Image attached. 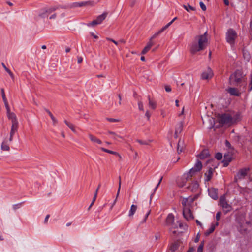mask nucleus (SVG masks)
Masks as SVG:
<instances>
[{
  "label": "nucleus",
  "instance_id": "obj_40",
  "mask_svg": "<svg viewBox=\"0 0 252 252\" xmlns=\"http://www.w3.org/2000/svg\"><path fill=\"white\" fill-rule=\"evenodd\" d=\"M101 150L103 151H104V152H105L106 153H110V154H114V155H117L118 154V153L117 152H116L112 151H111V150L105 149L104 148H101Z\"/></svg>",
  "mask_w": 252,
  "mask_h": 252
},
{
  "label": "nucleus",
  "instance_id": "obj_9",
  "mask_svg": "<svg viewBox=\"0 0 252 252\" xmlns=\"http://www.w3.org/2000/svg\"><path fill=\"white\" fill-rule=\"evenodd\" d=\"M249 168H243L239 171L234 178V182H237L239 180L244 179L247 175Z\"/></svg>",
  "mask_w": 252,
  "mask_h": 252
},
{
  "label": "nucleus",
  "instance_id": "obj_27",
  "mask_svg": "<svg viewBox=\"0 0 252 252\" xmlns=\"http://www.w3.org/2000/svg\"><path fill=\"white\" fill-rule=\"evenodd\" d=\"M89 137L90 140L92 142H96L98 144H101L102 143V141L100 140L97 139L96 137L94 136L92 134H89Z\"/></svg>",
  "mask_w": 252,
  "mask_h": 252
},
{
  "label": "nucleus",
  "instance_id": "obj_63",
  "mask_svg": "<svg viewBox=\"0 0 252 252\" xmlns=\"http://www.w3.org/2000/svg\"><path fill=\"white\" fill-rule=\"evenodd\" d=\"M249 86H250V90H251L252 89V80L251 81V82H250V84H249Z\"/></svg>",
  "mask_w": 252,
  "mask_h": 252
},
{
  "label": "nucleus",
  "instance_id": "obj_46",
  "mask_svg": "<svg viewBox=\"0 0 252 252\" xmlns=\"http://www.w3.org/2000/svg\"><path fill=\"white\" fill-rule=\"evenodd\" d=\"M1 92L2 97L3 100V101L7 100L6 96H5V94L4 89H1Z\"/></svg>",
  "mask_w": 252,
  "mask_h": 252
},
{
  "label": "nucleus",
  "instance_id": "obj_12",
  "mask_svg": "<svg viewBox=\"0 0 252 252\" xmlns=\"http://www.w3.org/2000/svg\"><path fill=\"white\" fill-rule=\"evenodd\" d=\"M237 37L236 32H227L226 35V41L230 44H234L235 40Z\"/></svg>",
  "mask_w": 252,
  "mask_h": 252
},
{
  "label": "nucleus",
  "instance_id": "obj_28",
  "mask_svg": "<svg viewBox=\"0 0 252 252\" xmlns=\"http://www.w3.org/2000/svg\"><path fill=\"white\" fill-rule=\"evenodd\" d=\"M151 213V209H150L149 208H148L146 211H145V216L143 218V219H142L141 220H140V222L141 223H144L146 222V220L148 217V216L149 215V214H150Z\"/></svg>",
  "mask_w": 252,
  "mask_h": 252
},
{
  "label": "nucleus",
  "instance_id": "obj_64",
  "mask_svg": "<svg viewBox=\"0 0 252 252\" xmlns=\"http://www.w3.org/2000/svg\"><path fill=\"white\" fill-rule=\"evenodd\" d=\"M224 0V3L226 5H228L229 4V1L228 0Z\"/></svg>",
  "mask_w": 252,
  "mask_h": 252
},
{
  "label": "nucleus",
  "instance_id": "obj_7",
  "mask_svg": "<svg viewBox=\"0 0 252 252\" xmlns=\"http://www.w3.org/2000/svg\"><path fill=\"white\" fill-rule=\"evenodd\" d=\"M194 199L192 197H188L183 198L182 200V204L183 208H185V211H189V208L191 209L192 204L194 201Z\"/></svg>",
  "mask_w": 252,
  "mask_h": 252
},
{
  "label": "nucleus",
  "instance_id": "obj_21",
  "mask_svg": "<svg viewBox=\"0 0 252 252\" xmlns=\"http://www.w3.org/2000/svg\"><path fill=\"white\" fill-rule=\"evenodd\" d=\"M227 92L232 95L239 96L240 93L236 88H229L227 90Z\"/></svg>",
  "mask_w": 252,
  "mask_h": 252
},
{
  "label": "nucleus",
  "instance_id": "obj_13",
  "mask_svg": "<svg viewBox=\"0 0 252 252\" xmlns=\"http://www.w3.org/2000/svg\"><path fill=\"white\" fill-rule=\"evenodd\" d=\"M213 76V71L210 67H208L206 70H204L202 72L201 74V78L202 79H209L211 78Z\"/></svg>",
  "mask_w": 252,
  "mask_h": 252
},
{
  "label": "nucleus",
  "instance_id": "obj_54",
  "mask_svg": "<svg viewBox=\"0 0 252 252\" xmlns=\"http://www.w3.org/2000/svg\"><path fill=\"white\" fill-rule=\"evenodd\" d=\"M165 89L166 92H169L171 91V88L169 86L166 85L165 86Z\"/></svg>",
  "mask_w": 252,
  "mask_h": 252
},
{
  "label": "nucleus",
  "instance_id": "obj_18",
  "mask_svg": "<svg viewBox=\"0 0 252 252\" xmlns=\"http://www.w3.org/2000/svg\"><path fill=\"white\" fill-rule=\"evenodd\" d=\"M199 188V184L197 181L193 182L188 187L189 190L192 192H196Z\"/></svg>",
  "mask_w": 252,
  "mask_h": 252
},
{
  "label": "nucleus",
  "instance_id": "obj_38",
  "mask_svg": "<svg viewBox=\"0 0 252 252\" xmlns=\"http://www.w3.org/2000/svg\"><path fill=\"white\" fill-rule=\"evenodd\" d=\"M204 241H202L201 242V243L200 244V245L198 247L197 252H203V247H204Z\"/></svg>",
  "mask_w": 252,
  "mask_h": 252
},
{
  "label": "nucleus",
  "instance_id": "obj_48",
  "mask_svg": "<svg viewBox=\"0 0 252 252\" xmlns=\"http://www.w3.org/2000/svg\"><path fill=\"white\" fill-rule=\"evenodd\" d=\"M47 112L48 113V114L49 115V116H50L51 119L53 120V121L54 122V123H56V119L55 118V117L53 116V115H52V114L51 113L50 111H47Z\"/></svg>",
  "mask_w": 252,
  "mask_h": 252
},
{
  "label": "nucleus",
  "instance_id": "obj_23",
  "mask_svg": "<svg viewBox=\"0 0 252 252\" xmlns=\"http://www.w3.org/2000/svg\"><path fill=\"white\" fill-rule=\"evenodd\" d=\"M209 156V153L208 150H204L202 152L198 155L199 158L201 159H204Z\"/></svg>",
  "mask_w": 252,
  "mask_h": 252
},
{
  "label": "nucleus",
  "instance_id": "obj_29",
  "mask_svg": "<svg viewBox=\"0 0 252 252\" xmlns=\"http://www.w3.org/2000/svg\"><path fill=\"white\" fill-rule=\"evenodd\" d=\"M183 7L188 12H190L191 11H195V9H196L195 7H194L193 6H191L189 4H187L186 5V4H184V5H183Z\"/></svg>",
  "mask_w": 252,
  "mask_h": 252
},
{
  "label": "nucleus",
  "instance_id": "obj_50",
  "mask_svg": "<svg viewBox=\"0 0 252 252\" xmlns=\"http://www.w3.org/2000/svg\"><path fill=\"white\" fill-rule=\"evenodd\" d=\"M231 161L229 160H225V159H223V161H222V162L223 163V166L224 167H226L229 164V163Z\"/></svg>",
  "mask_w": 252,
  "mask_h": 252
},
{
  "label": "nucleus",
  "instance_id": "obj_57",
  "mask_svg": "<svg viewBox=\"0 0 252 252\" xmlns=\"http://www.w3.org/2000/svg\"><path fill=\"white\" fill-rule=\"evenodd\" d=\"M199 238H200V236H199V234H198L197 235V236H196V238H195V240H194V242H195V243L198 242L199 241Z\"/></svg>",
  "mask_w": 252,
  "mask_h": 252
},
{
  "label": "nucleus",
  "instance_id": "obj_47",
  "mask_svg": "<svg viewBox=\"0 0 252 252\" xmlns=\"http://www.w3.org/2000/svg\"><path fill=\"white\" fill-rule=\"evenodd\" d=\"M107 120L108 121L111 122H118L120 121V120L119 119H114V118H107Z\"/></svg>",
  "mask_w": 252,
  "mask_h": 252
},
{
  "label": "nucleus",
  "instance_id": "obj_11",
  "mask_svg": "<svg viewBox=\"0 0 252 252\" xmlns=\"http://www.w3.org/2000/svg\"><path fill=\"white\" fill-rule=\"evenodd\" d=\"M174 221V216L172 214H169L166 220V224L170 226L171 228H176L177 227V224L175 223Z\"/></svg>",
  "mask_w": 252,
  "mask_h": 252
},
{
  "label": "nucleus",
  "instance_id": "obj_60",
  "mask_svg": "<svg viewBox=\"0 0 252 252\" xmlns=\"http://www.w3.org/2000/svg\"><path fill=\"white\" fill-rule=\"evenodd\" d=\"M194 252V249L193 247H190L189 248V249L188 250L187 252Z\"/></svg>",
  "mask_w": 252,
  "mask_h": 252
},
{
  "label": "nucleus",
  "instance_id": "obj_39",
  "mask_svg": "<svg viewBox=\"0 0 252 252\" xmlns=\"http://www.w3.org/2000/svg\"><path fill=\"white\" fill-rule=\"evenodd\" d=\"M224 159L225 160H229L230 161H231L232 160V154H225L224 155Z\"/></svg>",
  "mask_w": 252,
  "mask_h": 252
},
{
  "label": "nucleus",
  "instance_id": "obj_26",
  "mask_svg": "<svg viewBox=\"0 0 252 252\" xmlns=\"http://www.w3.org/2000/svg\"><path fill=\"white\" fill-rule=\"evenodd\" d=\"M218 224H219L218 222H216L215 225L212 224L211 225V227L205 232V235L206 236L209 235L211 233H212L214 231V230L215 229V226L216 225L217 226V225H218Z\"/></svg>",
  "mask_w": 252,
  "mask_h": 252
},
{
  "label": "nucleus",
  "instance_id": "obj_33",
  "mask_svg": "<svg viewBox=\"0 0 252 252\" xmlns=\"http://www.w3.org/2000/svg\"><path fill=\"white\" fill-rule=\"evenodd\" d=\"M179 246V243L178 242H175V243H173L171 245V248H170V250L172 252H174L176 250H177V249L178 248Z\"/></svg>",
  "mask_w": 252,
  "mask_h": 252
},
{
  "label": "nucleus",
  "instance_id": "obj_52",
  "mask_svg": "<svg viewBox=\"0 0 252 252\" xmlns=\"http://www.w3.org/2000/svg\"><path fill=\"white\" fill-rule=\"evenodd\" d=\"M221 215V213L220 212H218L217 213L216 218L217 220H220Z\"/></svg>",
  "mask_w": 252,
  "mask_h": 252
},
{
  "label": "nucleus",
  "instance_id": "obj_4",
  "mask_svg": "<svg viewBox=\"0 0 252 252\" xmlns=\"http://www.w3.org/2000/svg\"><path fill=\"white\" fill-rule=\"evenodd\" d=\"M202 168V164L201 161L197 160L194 167L190 169V170L186 174V179H190L197 172H199Z\"/></svg>",
  "mask_w": 252,
  "mask_h": 252
},
{
  "label": "nucleus",
  "instance_id": "obj_3",
  "mask_svg": "<svg viewBox=\"0 0 252 252\" xmlns=\"http://www.w3.org/2000/svg\"><path fill=\"white\" fill-rule=\"evenodd\" d=\"M216 117L218 122L222 125H228L230 126L235 122L229 114H218Z\"/></svg>",
  "mask_w": 252,
  "mask_h": 252
},
{
  "label": "nucleus",
  "instance_id": "obj_61",
  "mask_svg": "<svg viewBox=\"0 0 252 252\" xmlns=\"http://www.w3.org/2000/svg\"><path fill=\"white\" fill-rule=\"evenodd\" d=\"M49 217H50V215H47L46 216L45 219V220H44L45 223H46V222H47L48 220V219H49Z\"/></svg>",
  "mask_w": 252,
  "mask_h": 252
},
{
  "label": "nucleus",
  "instance_id": "obj_62",
  "mask_svg": "<svg viewBox=\"0 0 252 252\" xmlns=\"http://www.w3.org/2000/svg\"><path fill=\"white\" fill-rule=\"evenodd\" d=\"M108 40H109L110 41H111L112 42H113L114 43H115L116 45H117L118 44V43L117 42H116V41H115L113 39H109V38H107Z\"/></svg>",
  "mask_w": 252,
  "mask_h": 252
},
{
  "label": "nucleus",
  "instance_id": "obj_25",
  "mask_svg": "<svg viewBox=\"0 0 252 252\" xmlns=\"http://www.w3.org/2000/svg\"><path fill=\"white\" fill-rule=\"evenodd\" d=\"M212 174H213V169L211 167H210L208 172L205 174V176L206 177L205 181H210L212 178Z\"/></svg>",
  "mask_w": 252,
  "mask_h": 252
},
{
  "label": "nucleus",
  "instance_id": "obj_15",
  "mask_svg": "<svg viewBox=\"0 0 252 252\" xmlns=\"http://www.w3.org/2000/svg\"><path fill=\"white\" fill-rule=\"evenodd\" d=\"M184 122L183 121L180 122L178 123L176 126L175 131V137L177 138L178 134L181 133L182 131L183 128Z\"/></svg>",
  "mask_w": 252,
  "mask_h": 252
},
{
  "label": "nucleus",
  "instance_id": "obj_42",
  "mask_svg": "<svg viewBox=\"0 0 252 252\" xmlns=\"http://www.w3.org/2000/svg\"><path fill=\"white\" fill-rule=\"evenodd\" d=\"M215 158L218 160H220L222 158V155L220 153H218L216 154Z\"/></svg>",
  "mask_w": 252,
  "mask_h": 252
},
{
  "label": "nucleus",
  "instance_id": "obj_49",
  "mask_svg": "<svg viewBox=\"0 0 252 252\" xmlns=\"http://www.w3.org/2000/svg\"><path fill=\"white\" fill-rule=\"evenodd\" d=\"M121 185V177H119V188H118V190L117 193V197H118L119 192H120Z\"/></svg>",
  "mask_w": 252,
  "mask_h": 252
},
{
  "label": "nucleus",
  "instance_id": "obj_36",
  "mask_svg": "<svg viewBox=\"0 0 252 252\" xmlns=\"http://www.w3.org/2000/svg\"><path fill=\"white\" fill-rule=\"evenodd\" d=\"M1 64H2V66L3 67V68H4V69L5 70V71L10 75V76L12 78H13L14 75H13V73L11 72V71L8 68L6 67V66L5 65L4 63H2Z\"/></svg>",
  "mask_w": 252,
  "mask_h": 252
},
{
  "label": "nucleus",
  "instance_id": "obj_41",
  "mask_svg": "<svg viewBox=\"0 0 252 252\" xmlns=\"http://www.w3.org/2000/svg\"><path fill=\"white\" fill-rule=\"evenodd\" d=\"M90 36L95 39H98V37H99L98 32H96V33L91 32L90 34Z\"/></svg>",
  "mask_w": 252,
  "mask_h": 252
},
{
  "label": "nucleus",
  "instance_id": "obj_45",
  "mask_svg": "<svg viewBox=\"0 0 252 252\" xmlns=\"http://www.w3.org/2000/svg\"><path fill=\"white\" fill-rule=\"evenodd\" d=\"M172 23V21L170 22L168 24H167L165 26H164L161 30V32L166 30L167 28L170 26V25Z\"/></svg>",
  "mask_w": 252,
  "mask_h": 252
},
{
  "label": "nucleus",
  "instance_id": "obj_10",
  "mask_svg": "<svg viewBox=\"0 0 252 252\" xmlns=\"http://www.w3.org/2000/svg\"><path fill=\"white\" fill-rule=\"evenodd\" d=\"M242 74L239 71H236L235 73L230 77V81L237 84L241 81Z\"/></svg>",
  "mask_w": 252,
  "mask_h": 252
},
{
  "label": "nucleus",
  "instance_id": "obj_2",
  "mask_svg": "<svg viewBox=\"0 0 252 252\" xmlns=\"http://www.w3.org/2000/svg\"><path fill=\"white\" fill-rule=\"evenodd\" d=\"M8 119L11 121V126L9 133V140L11 142L13 140V136L19 128V122L16 115L12 112L7 115Z\"/></svg>",
  "mask_w": 252,
  "mask_h": 252
},
{
  "label": "nucleus",
  "instance_id": "obj_37",
  "mask_svg": "<svg viewBox=\"0 0 252 252\" xmlns=\"http://www.w3.org/2000/svg\"><path fill=\"white\" fill-rule=\"evenodd\" d=\"M3 101L4 102V105H5V106L6 109V114H7V115L8 114H10V113H12V112L10 111V107L9 106V105H8L7 101V100H5V101Z\"/></svg>",
  "mask_w": 252,
  "mask_h": 252
},
{
  "label": "nucleus",
  "instance_id": "obj_20",
  "mask_svg": "<svg viewBox=\"0 0 252 252\" xmlns=\"http://www.w3.org/2000/svg\"><path fill=\"white\" fill-rule=\"evenodd\" d=\"M185 147L184 141L183 140L180 139L178 141L177 145V152L179 154L183 151Z\"/></svg>",
  "mask_w": 252,
  "mask_h": 252
},
{
  "label": "nucleus",
  "instance_id": "obj_53",
  "mask_svg": "<svg viewBox=\"0 0 252 252\" xmlns=\"http://www.w3.org/2000/svg\"><path fill=\"white\" fill-rule=\"evenodd\" d=\"M158 35V33H155L154 35H153V36L150 38V40H149V41H153V40L154 38H155L157 37Z\"/></svg>",
  "mask_w": 252,
  "mask_h": 252
},
{
  "label": "nucleus",
  "instance_id": "obj_24",
  "mask_svg": "<svg viewBox=\"0 0 252 252\" xmlns=\"http://www.w3.org/2000/svg\"><path fill=\"white\" fill-rule=\"evenodd\" d=\"M148 99L149 101V106L153 110L155 109L157 106L156 102L152 99L149 96L148 97Z\"/></svg>",
  "mask_w": 252,
  "mask_h": 252
},
{
  "label": "nucleus",
  "instance_id": "obj_35",
  "mask_svg": "<svg viewBox=\"0 0 252 252\" xmlns=\"http://www.w3.org/2000/svg\"><path fill=\"white\" fill-rule=\"evenodd\" d=\"M118 98H119V101H118V102H115L114 104V106L116 107H119L121 105V101H122L121 95L120 94H119L118 95Z\"/></svg>",
  "mask_w": 252,
  "mask_h": 252
},
{
  "label": "nucleus",
  "instance_id": "obj_51",
  "mask_svg": "<svg viewBox=\"0 0 252 252\" xmlns=\"http://www.w3.org/2000/svg\"><path fill=\"white\" fill-rule=\"evenodd\" d=\"M56 16H57V14L56 13H53L49 17V19H50V20L55 19L56 18Z\"/></svg>",
  "mask_w": 252,
  "mask_h": 252
},
{
  "label": "nucleus",
  "instance_id": "obj_31",
  "mask_svg": "<svg viewBox=\"0 0 252 252\" xmlns=\"http://www.w3.org/2000/svg\"><path fill=\"white\" fill-rule=\"evenodd\" d=\"M1 148L3 151H9L10 150L9 146L5 141H3L2 143Z\"/></svg>",
  "mask_w": 252,
  "mask_h": 252
},
{
  "label": "nucleus",
  "instance_id": "obj_43",
  "mask_svg": "<svg viewBox=\"0 0 252 252\" xmlns=\"http://www.w3.org/2000/svg\"><path fill=\"white\" fill-rule=\"evenodd\" d=\"M138 106L139 109L140 111H144L143 104L142 102L139 101L138 103Z\"/></svg>",
  "mask_w": 252,
  "mask_h": 252
},
{
  "label": "nucleus",
  "instance_id": "obj_22",
  "mask_svg": "<svg viewBox=\"0 0 252 252\" xmlns=\"http://www.w3.org/2000/svg\"><path fill=\"white\" fill-rule=\"evenodd\" d=\"M154 44V43L153 41H149L147 43V45L145 46V47L143 49L141 52L142 54H146L151 48V47Z\"/></svg>",
  "mask_w": 252,
  "mask_h": 252
},
{
  "label": "nucleus",
  "instance_id": "obj_58",
  "mask_svg": "<svg viewBox=\"0 0 252 252\" xmlns=\"http://www.w3.org/2000/svg\"><path fill=\"white\" fill-rule=\"evenodd\" d=\"M108 133H109V134H110L114 135H115V136H117V137H119V138H122V137H121L120 136L117 135L115 132H112V131H109V132H108Z\"/></svg>",
  "mask_w": 252,
  "mask_h": 252
},
{
  "label": "nucleus",
  "instance_id": "obj_6",
  "mask_svg": "<svg viewBox=\"0 0 252 252\" xmlns=\"http://www.w3.org/2000/svg\"><path fill=\"white\" fill-rule=\"evenodd\" d=\"M203 123L206 126L209 128H212L215 125V120L213 117L208 115L202 117Z\"/></svg>",
  "mask_w": 252,
  "mask_h": 252
},
{
  "label": "nucleus",
  "instance_id": "obj_59",
  "mask_svg": "<svg viewBox=\"0 0 252 252\" xmlns=\"http://www.w3.org/2000/svg\"><path fill=\"white\" fill-rule=\"evenodd\" d=\"M225 145L228 148L231 147V144L227 140L225 141Z\"/></svg>",
  "mask_w": 252,
  "mask_h": 252
},
{
  "label": "nucleus",
  "instance_id": "obj_19",
  "mask_svg": "<svg viewBox=\"0 0 252 252\" xmlns=\"http://www.w3.org/2000/svg\"><path fill=\"white\" fill-rule=\"evenodd\" d=\"M209 195L213 199L216 200L218 198L217 189L215 188H211L208 189Z\"/></svg>",
  "mask_w": 252,
  "mask_h": 252
},
{
  "label": "nucleus",
  "instance_id": "obj_14",
  "mask_svg": "<svg viewBox=\"0 0 252 252\" xmlns=\"http://www.w3.org/2000/svg\"><path fill=\"white\" fill-rule=\"evenodd\" d=\"M54 10L55 9L53 8L43 9L39 14V16L41 18H45L48 17Z\"/></svg>",
  "mask_w": 252,
  "mask_h": 252
},
{
  "label": "nucleus",
  "instance_id": "obj_55",
  "mask_svg": "<svg viewBox=\"0 0 252 252\" xmlns=\"http://www.w3.org/2000/svg\"><path fill=\"white\" fill-rule=\"evenodd\" d=\"M145 116L147 117V119H148V120H149L150 117V116H151V114H150V112H149V111H147L146 112V113H145Z\"/></svg>",
  "mask_w": 252,
  "mask_h": 252
},
{
  "label": "nucleus",
  "instance_id": "obj_30",
  "mask_svg": "<svg viewBox=\"0 0 252 252\" xmlns=\"http://www.w3.org/2000/svg\"><path fill=\"white\" fill-rule=\"evenodd\" d=\"M137 209V206L135 205L132 204L131 206L130 209L129 213V216L132 217L135 213L136 210Z\"/></svg>",
  "mask_w": 252,
  "mask_h": 252
},
{
  "label": "nucleus",
  "instance_id": "obj_44",
  "mask_svg": "<svg viewBox=\"0 0 252 252\" xmlns=\"http://www.w3.org/2000/svg\"><path fill=\"white\" fill-rule=\"evenodd\" d=\"M199 5H200V6L201 9L203 11H205L206 10V7L203 2L200 1L199 2Z\"/></svg>",
  "mask_w": 252,
  "mask_h": 252
},
{
  "label": "nucleus",
  "instance_id": "obj_8",
  "mask_svg": "<svg viewBox=\"0 0 252 252\" xmlns=\"http://www.w3.org/2000/svg\"><path fill=\"white\" fill-rule=\"evenodd\" d=\"M220 203L225 213H227L228 212L231 210L232 207L227 203L224 196L220 197Z\"/></svg>",
  "mask_w": 252,
  "mask_h": 252
},
{
  "label": "nucleus",
  "instance_id": "obj_5",
  "mask_svg": "<svg viewBox=\"0 0 252 252\" xmlns=\"http://www.w3.org/2000/svg\"><path fill=\"white\" fill-rule=\"evenodd\" d=\"M107 16V12H104L102 14L98 16L96 19H94L91 22L87 24L88 26H95L97 25L100 24L103 20H104Z\"/></svg>",
  "mask_w": 252,
  "mask_h": 252
},
{
  "label": "nucleus",
  "instance_id": "obj_34",
  "mask_svg": "<svg viewBox=\"0 0 252 252\" xmlns=\"http://www.w3.org/2000/svg\"><path fill=\"white\" fill-rule=\"evenodd\" d=\"M64 123L68 126V127H69L70 128V129L73 132H75V129L74 128V125L72 124L69 123L66 120L64 121Z\"/></svg>",
  "mask_w": 252,
  "mask_h": 252
},
{
  "label": "nucleus",
  "instance_id": "obj_17",
  "mask_svg": "<svg viewBox=\"0 0 252 252\" xmlns=\"http://www.w3.org/2000/svg\"><path fill=\"white\" fill-rule=\"evenodd\" d=\"M183 214L184 218L188 220H193V216L191 212V209L189 208V211H185V208L183 209Z\"/></svg>",
  "mask_w": 252,
  "mask_h": 252
},
{
  "label": "nucleus",
  "instance_id": "obj_16",
  "mask_svg": "<svg viewBox=\"0 0 252 252\" xmlns=\"http://www.w3.org/2000/svg\"><path fill=\"white\" fill-rule=\"evenodd\" d=\"M88 5H93V2L91 1H82V2H76L73 3L71 7L73 8L84 6Z\"/></svg>",
  "mask_w": 252,
  "mask_h": 252
},
{
  "label": "nucleus",
  "instance_id": "obj_1",
  "mask_svg": "<svg viewBox=\"0 0 252 252\" xmlns=\"http://www.w3.org/2000/svg\"><path fill=\"white\" fill-rule=\"evenodd\" d=\"M209 39L207 32L196 35L190 45V53L195 54L197 52L204 50L208 44Z\"/></svg>",
  "mask_w": 252,
  "mask_h": 252
},
{
  "label": "nucleus",
  "instance_id": "obj_56",
  "mask_svg": "<svg viewBox=\"0 0 252 252\" xmlns=\"http://www.w3.org/2000/svg\"><path fill=\"white\" fill-rule=\"evenodd\" d=\"M77 59H78L77 62H78V63H82V62L83 61V58L81 57H78Z\"/></svg>",
  "mask_w": 252,
  "mask_h": 252
},
{
  "label": "nucleus",
  "instance_id": "obj_32",
  "mask_svg": "<svg viewBox=\"0 0 252 252\" xmlns=\"http://www.w3.org/2000/svg\"><path fill=\"white\" fill-rule=\"evenodd\" d=\"M162 177H161L160 178V179L159 180L158 183V184L157 186H156V187L154 189V192L153 193H152V194L150 195V198H149V204H151L153 196L154 195V193L155 192L156 190L158 189V188L159 186V184H160V183H161V182L162 181Z\"/></svg>",
  "mask_w": 252,
  "mask_h": 252
}]
</instances>
